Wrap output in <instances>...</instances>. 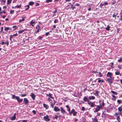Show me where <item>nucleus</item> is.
<instances>
[{"mask_svg": "<svg viewBox=\"0 0 122 122\" xmlns=\"http://www.w3.org/2000/svg\"><path fill=\"white\" fill-rule=\"evenodd\" d=\"M102 107V106L100 105H97V107L95 108V111L96 112H98V111H99L100 109H101Z\"/></svg>", "mask_w": 122, "mask_h": 122, "instance_id": "f257e3e1", "label": "nucleus"}, {"mask_svg": "<svg viewBox=\"0 0 122 122\" xmlns=\"http://www.w3.org/2000/svg\"><path fill=\"white\" fill-rule=\"evenodd\" d=\"M44 119L46 121L49 122L50 121V119L49 118V116L48 115H46V116L44 117Z\"/></svg>", "mask_w": 122, "mask_h": 122, "instance_id": "f03ea898", "label": "nucleus"}, {"mask_svg": "<svg viewBox=\"0 0 122 122\" xmlns=\"http://www.w3.org/2000/svg\"><path fill=\"white\" fill-rule=\"evenodd\" d=\"M88 103L89 105H90L91 107H93L94 106L95 104L94 102H91L89 101L88 102Z\"/></svg>", "mask_w": 122, "mask_h": 122, "instance_id": "7ed1b4c3", "label": "nucleus"}, {"mask_svg": "<svg viewBox=\"0 0 122 122\" xmlns=\"http://www.w3.org/2000/svg\"><path fill=\"white\" fill-rule=\"evenodd\" d=\"M15 115L16 114H14L13 117H10V119L12 121L15 120L16 118Z\"/></svg>", "mask_w": 122, "mask_h": 122, "instance_id": "20e7f679", "label": "nucleus"}, {"mask_svg": "<svg viewBox=\"0 0 122 122\" xmlns=\"http://www.w3.org/2000/svg\"><path fill=\"white\" fill-rule=\"evenodd\" d=\"M112 75V73L109 72H108L107 75V76L109 77L111 80H112V78L111 77Z\"/></svg>", "mask_w": 122, "mask_h": 122, "instance_id": "39448f33", "label": "nucleus"}, {"mask_svg": "<svg viewBox=\"0 0 122 122\" xmlns=\"http://www.w3.org/2000/svg\"><path fill=\"white\" fill-rule=\"evenodd\" d=\"M16 100L19 103L23 101V99H20L18 97H17Z\"/></svg>", "mask_w": 122, "mask_h": 122, "instance_id": "423d86ee", "label": "nucleus"}, {"mask_svg": "<svg viewBox=\"0 0 122 122\" xmlns=\"http://www.w3.org/2000/svg\"><path fill=\"white\" fill-rule=\"evenodd\" d=\"M25 104H27L29 103V101L28 99L26 98H24V100L23 101Z\"/></svg>", "mask_w": 122, "mask_h": 122, "instance_id": "0eeeda50", "label": "nucleus"}, {"mask_svg": "<svg viewBox=\"0 0 122 122\" xmlns=\"http://www.w3.org/2000/svg\"><path fill=\"white\" fill-rule=\"evenodd\" d=\"M54 110L55 112H58L60 111V109L58 108L57 107L55 106L54 108Z\"/></svg>", "mask_w": 122, "mask_h": 122, "instance_id": "6e6552de", "label": "nucleus"}, {"mask_svg": "<svg viewBox=\"0 0 122 122\" xmlns=\"http://www.w3.org/2000/svg\"><path fill=\"white\" fill-rule=\"evenodd\" d=\"M92 120L93 122H98V120L97 119L96 117H95L94 118H92Z\"/></svg>", "mask_w": 122, "mask_h": 122, "instance_id": "1a4fd4ad", "label": "nucleus"}, {"mask_svg": "<svg viewBox=\"0 0 122 122\" xmlns=\"http://www.w3.org/2000/svg\"><path fill=\"white\" fill-rule=\"evenodd\" d=\"M30 96L32 98L33 100H35V96L34 93H31V94L30 95Z\"/></svg>", "mask_w": 122, "mask_h": 122, "instance_id": "9d476101", "label": "nucleus"}, {"mask_svg": "<svg viewBox=\"0 0 122 122\" xmlns=\"http://www.w3.org/2000/svg\"><path fill=\"white\" fill-rule=\"evenodd\" d=\"M83 100L85 102H89V99L86 97H85L83 98Z\"/></svg>", "mask_w": 122, "mask_h": 122, "instance_id": "9b49d317", "label": "nucleus"}, {"mask_svg": "<svg viewBox=\"0 0 122 122\" xmlns=\"http://www.w3.org/2000/svg\"><path fill=\"white\" fill-rule=\"evenodd\" d=\"M43 106L46 109H47L49 108V106L47 105H46L45 103H43Z\"/></svg>", "mask_w": 122, "mask_h": 122, "instance_id": "f8f14e48", "label": "nucleus"}, {"mask_svg": "<svg viewBox=\"0 0 122 122\" xmlns=\"http://www.w3.org/2000/svg\"><path fill=\"white\" fill-rule=\"evenodd\" d=\"M118 14V13L117 12H115L114 14L112 15V17H116Z\"/></svg>", "mask_w": 122, "mask_h": 122, "instance_id": "ddd939ff", "label": "nucleus"}, {"mask_svg": "<svg viewBox=\"0 0 122 122\" xmlns=\"http://www.w3.org/2000/svg\"><path fill=\"white\" fill-rule=\"evenodd\" d=\"M61 113L64 114L65 113V110L62 107H61Z\"/></svg>", "mask_w": 122, "mask_h": 122, "instance_id": "4468645a", "label": "nucleus"}, {"mask_svg": "<svg viewBox=\"0 0 122 122\" xmlns=\"http://www.w3.org/2000/svg\"><path fill=\"white\" fill-rule=\"evenodd\" d=\"M89 98L90 100H94L95 98V97L92 96H89Z\"/></svg>", "mask_w": 122, "mask_h": 122, "instance_id": "2eb2a0df", "label": "nucleus"}, {"mask_svg": "<svg viewBox=\"0 0 122 122\" xmlns=\"http://www.w3.org/2000/svg\"><path fill=\"white\" fill-rule=\"evenodd\" d=\"M75 112V110L74 109H72L71 110V111H70L69 112V113L70 115H71L74 112Z\"/></svg>", "mask_w": 122, "mask_h": 122, "instance_id": "dca6fc26", "label": "nucleus"}, {"mask_svg": "<svg viewBox=\"0 0 122 122\" xmlns=\"http://www.w3.org/2000/svg\"><path fill=\"white\" fill-rule=\"evenodd\" d=\"M107 80L108 81L110 82L111 83H112V81L113 80V79L112 78V80H111L110 78H107Z\"/></svg>", "mask_w": 122, "mask_h": 122, "instance_id": "f3484780", "label": "nucleus"}, {"mask_svg": "<svg viewBox=\"0 0 122 122\" xmlns=\"http://www.w3.org/2000/svg\"><path fill=\"white\" fill-rule=\"evenodd\" d=\"M0 1L2 3V4L3 5H5V3L6 2V0H0Z\"/></svg>", "mask_w": 122, "mask_h": 122, "instance_id": "a211bd4d", "label": "nucleus"}, {"mask_svg": "<svg viewBox=\"0 0 122 122\" xmlns=\"http://www.w3.org/2000/svg\"><path fill=\"white\" fill-rule=\"evenodd\" d=\"M52 94L50 93H49V94H46V95L47 96H49L51 98L53 99L54 98L52 97Z\"/></svg>", "mask_w": 122, "mask_h": 122, "instance_id": "6ab92c4d", "label": "nucleus"}, {"mask_svg": "<svg viewBox=\"0 0 122 122\" xmlns=\"http://www.w3.org/2000/svg\"><path fill=\"white\" fill-rule=\"evenodd\" d=\"M95 92L96 93H94V95L97 96H98V94L99 92L97 91H96Z\"/></svg>", "mask_w": 122, "mask_h": 122, "instance_id": "aec40b11", "label": "nucleus"}, {"mask_svg": "<svg viewBox=\"0 0 122 122\" xmlns=\"http://www.w3.org/2000/svg\"><path fill=\"white\" fill-rule=\"evenodd\" d=\"M59 114V113H57L55 115V116L54 117V118L56 119H57L58 118V115Z\"/></svg>", "mask_w": 122, "mask_h": 122, "instance_id": "412c9836", "label": "nucleus"}, {"mask_svg": "<svg viewBox=\"0 0 122 122\" xmlns=\"http://www.w3.org/2000/svg\"><path fill=\"white\" fill-rule=\"evenodd\" d=\"M17 97H18V96H16L15 95L12 94V98L13 99H16Z\"/></svg>", "mask_w": 122, "mask_h": 122, "instance_id": "4be33fe9", "label": "nucleus"}, {"mask_svg": "<svg viewBox=\"0 0 122 122\" xmlns=\"http://www.w3.org/2000/svg\"><path fill=\"white\" fill-rule=\"evenodd\" d=\"M35 22L33 21V20H32L31 21L30 24L32 26H34V24Z\"/></svg>", "mask_w": 122, "mask_h": 122, "instance_id": "5701e85b", "label": "nucleus"}, {"mask_svg": "<svg viewBox=\"0 0 122 122\" xmlns=\"http://www.w3.org/2000/svg\"><path fill=\"white\" fill-rule=\"evenodd\" d=\"M115 74L116 75H119L120 74V72L119 71L117 70L115 72Z\"/></svg>", "mask_w": 122, "mask_h": 122, "instance_id": "b1692460", "label": "nucleus"}, {"mask_svg": "<svg viewBox=\"0 0 122 122\" xmlns=\"http://www.w3.org/2000/svg\"><path fill=\"white\" fill-rule=\"evenodd\" d=\"M66 107L67 108V111L69 112L70 111V109L69 107V106L68 105H67Z\"/></svg>", "mask_w": 122, "mask_h": 122, "instance_id": "393cba45", "label": "nucleus"}, {"mask_svg": "<svg viewBox=\"0 0 122 122\" xmlns=\"http://www.w3.org/2000/svg\"><path fill=\"white\" fill-rule=\"evenodd\" d=\"M111 92L116 95H117V92H116L112 90L111 91Z\"/></svg>", "mask_w": 122, "mask_h": 122, "instance_id": "a878e982", "label": "nucleus"}, {"mask_svg": "<svg viewBox=\"0 0 122 122\" xmlns=\"http://www.w3.org/2000/svg\"><path fill=\"white\" fill-rule=\"evenodd\" d=\"M110 27L109 25H107V27L105 28V29L107 30H109Z\"/></svg>", "mask_w": 122, "mask_h": 122, "instance_id": "bb28decb", "label": "nucleus"}, {"mask_svg": "<svg viewBox=\"0 0 122 122\" xmlns=\"http://www.w3.org/2000/svg\"><path fill=\"white\" fill-rule=\"evenodd\" d=\"M24 31V30H19L18 31V33L19 34H21Z\"/></svg>", "mask_w": 122, "mask_h": 122, "instance_id": "cd10ccee", "label": "nucleus"}, {"mask_svg": "<svg viewBox=\"0 0 122 122\" xmlns=\"http://www.w3.org/2000/svg\"><path fill=\"white\" fill-rule=\"evenodd\" d=\"M69 4H70L71 5V8H72V9H74L75 8V6H73V5H71V3H69Z\"/></svg>", "mask_w": 122, "mask_h": 122, "instance_id": "c85d7f7f", "label": "nucleus"}, {"mask_svg": "<svg viewBox=\"0 0 122 122\" xmlns=\"http://www.w3.org/2000/svg\"><path fill=\"white\" fill-rule=\"evenodd\" d=\"M50 104L51 105V107L52 108H53L54 104H53V103L51 102H50Z\"/></svg>", "mask_w": 122, "mask_h": 122, "instance_id": "c756f323", "label": "nucleus"}, {"mask_svg": "<svg viewBox=\"0 0 122 122\" xmlns=\"http://www.w3.org/2000/svg\"><path fill=\"white\" fill-rule=\"evenodd\" d=\"M12 0H8L7 1V4L8 5L10 4Z\"/></svg>", "mask_w": 122, "mask_h": 122, "instance_id": "7c9ffc66", "label": "nucleus"}, {"mask_svg": "<svg viewBox=\"0 0 122 122\" xmlns=\"http://www.w3.org/2000/svg\"><path fill=\"white\" fill-rule=\"evenodd\" d=\"M25 20V19L23 17H22V20H19V22H20V23L21 22V21H24Z\"/></svg>", "mask_w": 122, "mask_h": 122, "instance_id": "2f4dec72", "label": "nucleus"}, {"mask_svg": "<svg viewBox=\"0 0 122 122\" xmlns=\"http://www.w3.org/2000/svg\"><path fill=\"white\" fill-rule=\"evenodd\" d=\"M34 4V3L33 2L30 1L29 2V5H32Z\"/></svg>", "mask_w": 122, "mask_h": 122, "instance_id": "473e14b6", "label": "nucleus"}, {"mask_svg": "<svg viewBox=\"0 0 122 122\" xmlns=\"http://www.w3.org/2000/svg\"><path fill=\"white\" fill-rule=\"evenodd\" d=\"M118 110L119 111L121 112L122 110V107H119L118 108Z\"/></svg>", "mask_w": 122, "mask_h": 122, "instance_id": "72a5a7b5", "label": "nucleus"}, {"mask_svg": "<svg viewBox=\"0 0 122 122\" xmlns=\"http://www.w3.org/2000/svg\"><path fill=\"white\" fill-rule=\"evenodd\" d=\"M57 12V11L56 10L53 12L54 14L53 15V16H54L55 15H56V14L55 13H56Z\"/></svg>", "mask_w": 122, "mask_h": 122, "instance_id": "f704fd0d", "label": "nucleus"}, {"mask_svg": "<svg viewBox=\"0 0 122 122\" xmlns=\"http://www.w3.org/2000/svg\"><path fill=\"white\" fill-rule=\"evenodd\" d=\"M25 7H27V8L25 9L26 10H28L30 7V6L29 5H27L25 6Z\"/></svg>", "mask_w": 122, "mask_h": 122, "instance_id": "c9c22d12", "label": "nucleus"}, {"mask_svg": "<svg viewBox=\"0 0 122 122\" xmlns=\"http://www.w3.org/2000/svg\"><path fill=\"white\" fill-rule=\"evenodd\" d=\"M118 62H122V59L121 58L120 59H119L118 60Z\"/></svg>", "mask_w": 122, "mask_h": 122, "instance_id": "e433bc0d", "label": "nucleus"}, {"mask_svg": "<svg viewBox=\"0 0 122 122\" xmlns=\"http://www.w3.org/2000/svg\"><path fill=\"white\" fill-rule=\"evenodd\" d=\"M52 1V0H46V2L47 3H48L50 2H51Z\"/></svg>", "mask_w": 122, "mask_h": 122, "instance_id": "4c0bfd02", "label": "nucleus"}, {"mask_svg": "<svg viewBox=\"0 0 122 122\" xmlns=\"http://www.w3.org/2000/svg\"><path fill=\"white\" fill-rule=\"evenodd\" d=\"M10 29L9 27H7L5 28V30L6 31H7L8 30H9Z\"/></svg>", "mask_w": 122, "mask_h": 122, "instance_id": "58836bf2", "label": "nucleus"}, {"mask_svg": "<svg viewBox=\"0 0 122 122\" xmlns=\"http://www.w3.org/2000/svg\"><path fill=\"white\" fill-rule=\"evenodd\" d=\"M26 94H21V95L20 96L21 97H25V96H26Z\"/></svg>", "mask_w": 122, "mask_h": 122, "instance_id": "ea45409f", "label": "nucleus"}, {"mask_svg": "<svg viewBox=\"0 0 122 122\" xmlns=\"http://www.w3.org/2000/svg\"><path fill=\"white\" fill-rule=\"evenodd\" d=\"M21 5H17L15 7L18 8H20L21 7Z\"/></svg>", "mask_w": 122, "mask_h": 122, "instance_id": "a19ab883", "label": "nucleus"}, {"mask_svg": "<svg viewBox=\"0 0 122 122\" xmlns=\"http://www.w3.org/2000/svg\"><path fill=\"white\" fill-rule=\"evenodd\" d=\"M103 5H104L103 3L100 4V7L102 8Z\"/></svg>", "mask_w": 122, "mask_h": 122, "instance_id": "79ce46f5", "label": "nucleus"}, {"mask_svg": "<svg viewBox=\"0 0 122 122\" xmlns=\"http://www.w3.org/2000/svg\"><path fill=\"white\" fill-rule=\"evenodd\" d=\"M98 82L99 83L101 82H104V81L103 80H98Z\"/></svg>", "mask_w": 122, "mask_h": 122, "instance_id": "37998d69", "label": "nucleus"}, {"mask_svg": "<svg viewBox=\"0 0 122 122\" xmlns=\"http://www.w3.org/2000/svg\"><path fill=\"white\" fill-rule=\"evenodd\" d=\"M77 114V112H75L73 113V116H76Z\"/></svg>", "mask_w": 122, "mask_h": 122, "instance_id": "c03bdc74", "label": "nucleus"}, {"mask_svg": "<svg viewBox=\"0 0 122 122\" xmlns=\"http://www.w3.org/2000/svg\"><path fill=\"white\" fill-rule=\"evenodd\" d=\"M14 12V10H11L10 11V14H12Z\"/></svg>", "mask_w": 122, "mask_h": 122, "instance_id": "a18cd8bd", "label": "nucleus"}, {"mask_svg": "<svg viewBox=\"0 0 122 122\" xmlns=\"http://www.w3.org/2000/svg\"><path fill=\"white\" fill-rule=\"evenodd\" d=\"M117 121L120 120V118L119 116H118L117 117Z\"/></svg>", "mask_w": 122, "mask_h": 122, "instance_id": "49530a36", "label": "nucleus"}, {"mask_svg": "<svg viewBox=\"0 0 122 122\" xmlns=\"http://www.w3.org/2000/svg\"><path fill=\"white\" fill-rule=\"evenodd\" d=\"M13 37V36L12 35H11L10 36V40H11L12 38Z\"/></svg>", "mask_w": 122, "mask_h": 122, "instance_id": "de8ad7c7", "label": "nucleus"}, {"mask_svg": "<svg viewBox=\"0 0 122 122\" xmlns=\"http://www.w3.org/2000/svg\"><path fill=\"white\" fill-rule=\"evenodd\" d=\"M32 112L34 114H36V112L35 110H33L32 111Z\"/></svg>", "mask_w": 122, "mask_h": 122, "instance_id": "09e8293b", "label": "nucleus"}, {"mask_svg": "<svg viewBox=\"0 0 122 122\" xmlns=\"http://www.w3.org/2000/svg\"><path fill=\"white\" fill-rule=\"evenodd\" d=\"M103 4H104V5H107L108 4V3L107 2H104V3H103Z\"/></svg>", "mask_w": 122, "mask_h": 122, "instance_id": "8fccbe9b", "label": "nucleus"}, {"mask_svg": "<svg viewBox=\"0 0 122 122\" xmlns=\"http://www.w3.org/2000/svg\"><path fill=\"white\" fill-rule=\"evenodd\" d=\"M99 77H101L102 76V75L101 73L100 72L99 73Z\"/></svg>", "mask_w": 122, "mask_h": 122, "instance_id": "3c124183", "label": "nucleus"}, {"mask_svg": "<svg viewBox=\"0 0 122 122\" xmlns=\"http://www.w3.org/2000/svg\"><path fill=\"white\" fill-rule=\"evenodd\" d=\"M58 20L57 19H56L54 21V23H56L57 22V21H58Z\"/></svg>", "mask_w": 122, "mask_h": 122, "instance_id": "603ef678", "label": "nucleus"}, {"mask_svg": "<svg viewBox=\"0 0 122 122\" xmlns=\"http://www.w3.org/2000/svg\"><path fill=\"white\" fill-rule=\"evenodd\" d=\"M85 108L84 107H82L81 108V110H82L83 111H84L85 110Z\"/></svg>", "mask_w": 122, "mask_h": 122, "instance_id": "864d4df0", "label": "nucleus"}, {"mask_svg": "<svg viewBox=\"0 0 122 122\" xmlns=\"http://www.w3.org/2000/svg\"><path fill=\"white\" fill-rule=\"evenodd\" d=\"M112 96L113 98H114V99H115L116 98V97L115 95H112Z\"/></svg>", "mask_w": 122, "mask_h": 122, "instance_id": "5fc2aeb1", "label": "nucleus"}, {"mask_svg": "<svg viewBox=\"0 0 122 122\" xmlns=\"http://www.w3.org/2000/svg\"><path fill=\"white\" fill-rule=\"evenodd\" d=\"M120 14H121V15L120 16V20L122 21V13H120Z\"/></svg>", "mask_w": 122, "mask_h": 122, "instance_id": "6e6d98bb", "label": "nucleus"}, {"mask_svg": "<svg viewBox=\"0 0 122 122\" xmlns=\"http://www.w3.org/2000/svg\"><path fill=\"white\" fill-rule=\"evenodd\" d=\"M117 102L118 103H119V104H120L121 103V100H117Z\"/></svg>", "mask_w": 122, "mask_h": 122, "instance_id": "4d7b16f0", "label": "nucleus"}, {"mask_svg": "<svg viewBox=\"0 0 122 122\" xmlns=\"http://www.w3.org/2000/svg\"><path fill=\"white\" fill-rule=\"evenodd\" d=\"M5 44H7V45H8L9 44V42L8 41H7L5 43Z\"/></svg>", "mask_w": 122, "mask_h": 122, "instance_id": "13d9d810", "label": "nucleus"}, {"mask_svg": "<svg viewBox=\"0 0 122 122\" xmlns=\"http://www.w3.org/2000/svg\"><path fill=\"white\" fill-rule=\"evenodd\" d=\"M1 41L2 42V43H1V44L2 45H4V44H5V42H4L3 41ZM0 44H1V43H0Z\"/></svg>", "mask_w": 122, "mask_h": 122, "instance_id": "bf43d9fd", "label": "nucleus"}, {"mask_svg": "<svg viewBox=\"0 0 122 122\" xmlns=\"http://www.w3.org/2000/svg\"><path fill=\"white\" fill-rule=\"evenodd\" d=\"M47 100L49 102H50L51 101V100L50 99V97L48 98Z\"/></svg>", "mask_w": 122, "mask_h": 122, "instance_id": "052dcab7", "label": "nucleus"}, {"mask_svg": "<svg viewBox=\"0 0 122 122\" xmlns=\"http://www.w3.org/2000/svg\"><path fill=\"white\" fill-rule=\"evenodd\" d=\"M13 28H15V30L16 29V26H13Z\"/></svg>", "mask_w": 122, "mask_h": 122, "instance_id": "680f3d73", "label": "nucleus"}, {"mask_svg": "<svg viewBox=\"0 0 122 122\" xmlns=\"http://www.w3.org/2000/svg\"><path fill=\"white\" fill-rule=\"evenodd\" d=\"M39 5V4L38 3H36V6H38Z\"/></svg>", "mask_w": 122, "mask_h": 122, "instance_id": "e2e57ef3", "label": "nucleus"}, {"mask_svg": "<svg viewBox=\"0 0 122 122\" xmlns=\"http://www.w3.org/2000/svg\"><path fill=\"white\" fill-rule=\"evenodd\" d=\"M3 27H1V32H2L3 31Z\"/></svg>", "mask_w": 122, "mask_h": 122, "instance_id": "0e129e2a", "label": "nucleus"}, {"mask_svg": "<svg viewBox=\"0 0 122 122\" xmlns=\"http://www.w3.org/2000/svg\"><path fill=\"white\" fill-rule=\"evenodd\" d=\"M17 35H18V34H17V33H16L15 34H13V36H17Z\"/></svg>", "mask_w": 122, "mask_h": 122, "instance_id": "69168bd1", "label": "nucleus"}, {"mask_svg": "<svg viewBox=\"0 0 122 122\" xmlns=\"http://www.w3.org/2000/svg\"><path fill=\"white\" fill-rule=\"evenodd\" d=\"M22 122H27V121L26 120H24L22 121Z\"/></svg>", "mask_w": 122, "mask_h": 122, "instance_id": "338daca9", "label": "nucleus"}, {"mask_svg": "<svg viewBox=\"0 0 122 122\" xmlns=\"http://www.w3.org/2000/svg\"><path fill=\"white\" fill-rule=\"evenodd\" d=\"M3 9H5L6 8V6H4L3 7Z\"/></svg>", "mask_w": 122, "mask_h": 122, "instance_id": "774afa93", "label": "nucleus"}]
</instances>
